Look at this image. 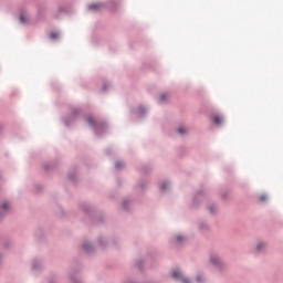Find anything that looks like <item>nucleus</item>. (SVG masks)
Segmentation results:
<instances>
[{"instance_id": "6e6552de", "label": "nucleus", "mask_w": 283, "mask_h": 283, "mask_svg": "<svg viewBox=\"0 0 283 283\" xmlns=\"http://www.w3.org/2000/svg\"><path fill=\"white\" fill-rule=\"evenodd\" d=\"M20 21H21V23H25V22H27L25 15H21V17H20Z\"/></svg>"}, {"instance_id": "f03ea898", "label": "nucleus", "mask_w": 283, "mask_h": 283, "mask_svg": "<svg viewBox=\"0 0 283 283\" xmlns=\"http://www.w3.org/2000/svg\"><path fill=\"white\" fill-rule=\"evenodd\" d=\"M175 280L181 279V272L179 270H175L172 273Z\"/></svg>"}, {"instance_id": "ddd939ff", "label": "nucleus", "mask_w": 283, "mask_h": 283, "mask_svg": "<svg viewBox=\"0 0 283 283\" xmlns=\"http://www.w3.org/2000/svg\"><path fill=\"white\" fill-rule=\"evenodd\" d=\"M262 247H264V243H259L256 248H258V250H261Z\"/></svg>"}, {"instance_id": "423d86ee", "label": "nucleus", "mask_w": 283, "mask_h": 283, "mask_svg": "<svg viewBox=\"0 0 283 283\" xmlns=\"http://www.w3.org/2000/svg\"><path fill=\"white\" fill-rule=\"evenodd\" d=\"M211 262L213 264H218L219 263V258L214 256V258H211Z\"/></svg>"}, {"instance_id": "2eb2a0df", "label": "nucleus", "mask_w": 283, "mask_h": 283, "mask_svg": "<svg viewBox=\"0 0 283 283\" xmlns=\"http://www.w3.org/2000/svg\"><path fill=\"white\" fill-rule=\"evenodd\" d=\"M167 189V187L164 185V186H161V190H166Z\"/></svg>"}, {"instance_id": "9b49d317", "label": "nucleus", "mask_w": 283, "mask_h": 283, "mask_svg": "<svg viewBox=\"0 0 283 283\" xmlns=\"http://www.w3.org/2000/svg\"><path fill=\"white\" fill-rule=\"evenodd\" d=\"M182 240H184V237H181V235L177 237V242H181Z\"/></svg>"}, {"instance_id": "0eeeda50", "label": "nucleus", "mask_w": 283, "mask_h": 283, "mask_svg": "<svg viewBox=\"0 0 283 283\" xmlns=\"http://www.w3.org/2000/svg\"><path fill=\"white\" fill-rule=\"evenodd\" d=\"M122 167H124V163L122 161L116 163V169H120Z\"/></svg>"}, {"instance_id": "f8f14e48", "label": "nucleus", "mask_w": 283, "mask_h": 283, "mask_svg": "<svg viewBox=\"0 0 283 283\" xmlns=\"http://www.w3.org/2000/svg\"><path fill=\"white\" fill-rule=\"evenodd\" d=\"M166 97H167L166 95H161V96H160V102H165V101H166Z\"/></svg>"}, {"instance_id": "dca6fc26", "label": "nucleus", "mask_w": 283, "mask_h": 283, "mask_svg": "<svg viewBox=\"0 0 283 283\" xmlns=\"http://www.w3.org/2000/svg\"><path fill=\"white\" fill-rule=\"evenodd\" d=\"M197 282H201V277L200 276H197Z\"/></svg>"}, {"instance_id": "7ed1b4c3", "label": "nucleus", "mask_w": 283, "mask_h": 283, "mask_svg": "<svg viewBox=\"0 0 283 283\" xmlns=\"http://www.w3.org/2000/svg\"><path fill=\"white\" fill-rule=\"evenodd\" d=\"M213 123H214L217 126H219V125L222 124V118L219 117V116H214V117H213Z\"/></svg>"}, {"instance_id": "20e7f679", "label": "nucleus", "mask_w": 283, "mask_h": 283, "mask_svg": "<svg viewBox=\"0 0 283 283\" xmlns=\"http://www.w3.org/2000/svg\"><path fill=\"white\" fill-rule=\"evenodd\" d=\"M101 8H102V4H91L90 6V10H92V11L99 10Z\"/></svg>"}, {"instance_id": "f257e3e1", "label": "nucleus", "mask_w": 283, "mask_h": 283, "mask_svg": "<svg viewBox=\"0 0 283 283\" xmlns=\"http://www.w3.org/2000/svg\"><path fill=\"white\" fill-rule=\"evenodd\" d=\"M9 209H10V203L9 202H3L1 205L2 212H7Z\"/></svg>"}, {"instance_id": "4468645a", "label": "nucleus", "mask_w": 283, "mask_h": 283, "mask_svg": "<svg viewBox=\"0 0 283 283\" xmlns=\"http://www.w3.org/2000/svg\"><path fill=\"white\" fill-rule=\"evenodd\" d=\"M87 122L91 126L93 125V120L91 118H88Z\"/></svg>"}, {"instance_id": "f3484780", "label": "nucleus", "mask_w": 283, "mask_h": 283, "mask_svg": "<svg viewBox=\"0 0 283 283\" xmlns=\"http://www.w3.org/2000/svg\"><path fill=\"white\" fill-rule=\"evenodd\" d=\"M184 283H190L188 280L184 279Z\"/></svg>"}, {"instance_id": "1a4fd4ad", "label": "nucleus", "mask_w": 283, "mask_h": 283, "mask_svg": "<svg viewBox=\"0 0 283 283\" xmlns=\"http://www.w3.org/2000/svg\"><path fill=\"white\" fill-rule=\"evenodd\" d=\"M266 199H268L266 195H261V197H260L261 201H266Z\"/></svg>"}, {"instance_id": "39448f33", "label": "nucleus", "mask_w": 283, "mask_h": 283, "mask_svg": "<svg viewBox=\"0 0 283 283\" xmlns=\"http://www.w3.org/2000/svg\"><path fill=\"white\" fill-rule=\"evenodd\" d=\"M186 132H187V130H186V128H185L184 126H180V127L178 128V133L181 134V135H184Z\"/></svg>"}, {"instance_id": "9d476101", "label": "nucleus", "mask_w": 283, "mask_h": 283, "mask_svg": "<svg viewBox=\"0 0 283 283\" xmlns=\"http://www.w3.org/2000/svg\"><path fill=\"white\" fill-rule=\"evenodd\" d=\"M59 33H51V39H57Z\"/></svg>"}]
</instances>
